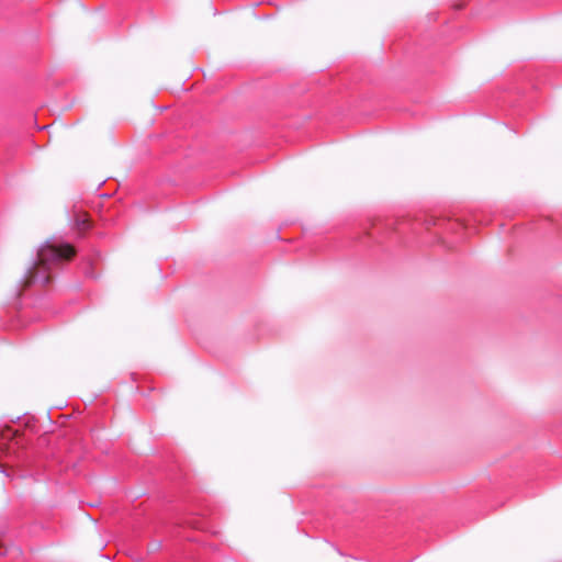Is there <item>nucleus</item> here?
Returning <instances> with one entry per match:
<instances>
[{
    "label": "nucleus",
    "instance_id": "f257e3e1",
    "mask_svg": "<svg viewBox=\"0 0 562 562\" xmlns=\"http://www.w3.org/2000/svg\"><path fill=\"white\" fill-rule=\"evenodd\" d=\"M76 255V249L71 244H45L37 252V261L34 267L27 272L23 288H27L35 281H40L43 285L49 283L50 277L47 273L49 265L59 261H69Z\"/></svg>",
    "mask_w": 562,
    "mask_h": 562
},
{
    "label": "nucleus",
    "instance_id": "f03ea898",
    "mask_svg": "<svg viewBox=\"0 0 562 562\" xmlns=\"http://www.w3.org/2000/svg\"><path fill=\"white\" fill-rule=\"evenodd\" d=\"M75 225L79 232H86L91 227V221L88 213L77 212L75 213Z\"/></svg>",
    "mask_w": 562,
    "mask_h": 562
}]
</instances>
